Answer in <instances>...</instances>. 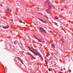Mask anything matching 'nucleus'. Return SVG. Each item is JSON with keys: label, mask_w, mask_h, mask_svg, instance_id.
Instances as JSON below:
<instances>
[{"label": "nucleus", "mask_w": 73, "mask_h": 73, "mask_svg": "<svg viewBox=\"0 0 73 73\" xmlns=\"http://www.w3.org/2000/svg\"><path fill=\"white\" fill-rule=\"evenodd\" d=\"M2 66H3V67H4V66H3V65H2Z\"/></svg>", "instance_id": "obj_26"}, {"label": "nucleus", "mask_w": 73, "mask_h": 73, "mask_svg": "<svg viewBox=\"0 0 73 73\" xmlns=\"http://www.w3.org/2000/svg\"><path fill=\"white\" fill-rule=\"evenodd\" d=\"M9 9H7V10L5 12V13H6V14H7L8 13V12H9Z\"/></svg>", "instance_id": "obj_5"}, {"label": "nucleus", "mask_w": 73, "mask_h": 73, "mask_svg": "<svg viewBox=\"0 0 73 73\" xmlns=\"http://www.w3.org/2000/svg\"><path fill=\"white\" fill-rule=\"evenodd\" d=\"M9 27V26H7L5 27H3V28H5L6 29L7 28H8Z\"/></svg>", "instance_id": "obj_7"}, {"label": "nucleus", "mask_w": 73, "mask_h": 73, "mask_svg": "<svg viewBox=\"0 0 73 73\" xmlns=\"http://www.w3.org/2000/svg\"><path fill=\"white\" fill-rule=\"evenodd\" d=\"M43 22H44V23H46V22L45 21H43Z\"/></svg>", "instance_id": "obj_18"}, {"label": "nucleus", "mask_w": 73, "mask_h": 73, "mask_svg": "<svg viewBox=\"0 0 73 73\" xmlns=\"http://www.w3.org/2000/svg\"><path fill=\"white\" fill-rule=\"evenodd\" d=\"M27 54H29V55H30V56H31L32 57V58H33L34 59H35V58L34 56H33L32 55V54H30L29 52H27Z\"/></svg>", "instance_id": "obj_3"}, {"label": "nucleus", "mask_w": 73, "mask_h": 73, "mask_svg": "<svg viewBox=\"0 0 73 73\" xmlns=\"http://www.w3.org/2000/svg\"><path fill=\"white\" fill-rule=\"evenodd\" d=\"M18 59H19V60H20V58H19L18 57Z\"/></svg>", "instance_id": "obj_22"}, {"label": "nucleus", "mask_w": 73, "mask_h": 73, "mask_svg": "<svg viewBox=\"0 0 73 73\" xmlns=\"http://www.w3.org/2000/svg\"><path fill=\"white\" fill-rule=\"evenodd\" d=\"M48 70L49 71H50V69L49 68Z\"/></svg>", "instance_id": "obj_20"}, {"label": "nucleus", "mask_w": 73, "mask_h": 73, "mask_svg": "<svg viewBox=\"0 0 73 73\" xmlns=\"http://www.w3.org/2000/svg\"><path fill=\"white\" fill-rule=\"evenodd\" d=\"M40 31L41 32H44V33L45 32H46V31L44 30V29H43L42 27H40Z\"/></svg>", "instance_id": "obj_4"}, {"label": "nucleus", "mask_w": 73, "mask_h": 73, "mask_svg": "<svg viewBox=\"0 0 73 73\" xmlns=\"http://www.w3.org/2000/svg\"><path fill=\"white\" fill-rule=\"evenodd\" d=\"M44 5L45 6H48V9L46 10V12H47L49 13H50L52 12V11L50 9L52 7V5L51 3L49 2L48 0H47L44 3Z\"/></svg>", "instance_id": "obj_1"}, {"label": "nucleus", "mask_w": 73, "mask_h": 73, "mask_svg": "<svg viewBox=\"0 0 73 73\" xmlns=\"http://www.w3.org/2000/svg\"><path fill=\"white\" fill-rule=\"evenodd\" d=\"M58 73H64L60 71V72H58Z\"/></svg>", "instance_id": "obj_17"}, {"label": "nucleus", "mask_w": 73, "mask_h": 73, "mask_svg": "<svg viewBox=\"0 0 73 73\" xmlns=\"http://www.w3.org/2000/svg\"><path fill=\"white\" fill-rule=\"evenodd\" d=\"M39 20H40V21H42V22H44V21L43 20H42L41 19H39Z\"/></svg>", "instance_id": "obj_13"}, {"label": "nucleus", "mask_w": 73, "mask_h": 73, "mask_svg": "<svg viewBox=\"0 0 73 73\" xmlns=\"http://www.w3.org/2000/svg\"><path fill=\"white\" fill-rule=\"evenodd\" d=\"M31 48L32 49H33V50H34V51H36V50H35V49H33V47H31Z\"/></svg>", "instance_id": "obj_10"}, {"label": "nucleus", "mask_w": 73, "mask_h": 73, "mask_svg": "<svg viewBox=\"0 0 73 73\" xmlns=\"http://www.w3.org/2000/svg\"><path fill=\"white\" fill-rule=\"evenodd\" d=\"M58 17H58L57 16H56L54 17V18L55 19H56L57 20H58Z\"/></svg>", "instance_id": "obj_9"}, {"label": "nucleus", "mask_w": 73, "mask_h": 73, "mask_svg": "<svg viewBox=\"0 0 73 73\" xmlns=\"http://www.w3.org/2000/svg\"><path fill=\"white\" fill-rule=\"evenodd\" d=\"M38 56H40V57H41V54H40L39 53V54H38Z\"/></svg>", "instance_id": "obj_16"}, {"label": "nucleus", "mask_w": 73, "mask_h": 73, "mask_svg": "<svg viewBox=\"0 0 73 73\" xmlns=\"http://www.w3.org/2000/svg\"><path fill=\"white\" fill-rule=\"evenodd\" d=\"M51 46H53V47H54V48H55V47L54 46V44H51Z\"/></svg>", "instance_id": "obj_11"}, {"label": "nucleus", "mask_w": 73, "mask_h": 73, "mask_svg": "<svg viewBox=\"0 0 73 73\" xmlns=\"http://www.w3.org/2000/svg\"><path fill=\"white\" fill-rule=\"evenodd\" d=\"M49 55H50V54H48L46 55V56H49Z\"/></svg>", "instance_id": "obj_19"}, {"label": "nucleus", "mask_w": 73, "mask_h": 73, "mask_svg": "<svg viewBox=\"0 0 73 73\" xmlns=\"http://www.w3.org/2000/svg\"><path fill=\"white\" fill-rule=\"evenodd\" d=\"M58 36H59V37H61V35L60 34H58Z\"/></svg>", "instance_id": "obj_15"}, {"label": "nucleus", "mask_w": 73, "mask_h": 73, "mask_svg": "<svg viewBox=\"0 0 73 73\" xmlns=\"http://www.w3.org/2000/svg\"><path fill=\"white\" fill-rule=\"evenodd\" d=\"M24 28H25V27H24Z\"/></svg>", "instance_id": "obj_28"}, {"label": "nucleus", "mask_w": 73, "mask_h": 73, "mask_svg": "<svg viewBox=\"0 0 73 73\" xmlns=\"http://www.w3.org/2000/svg\"><path fill=\"white\" fill-rule=\"evenodd\" d=\"M46 17V18H48V17Z\"/></svg>", "instance_id": "obj_25"}, {"label": "nucleus", "mask_w": 73, "mask_h": 73, "mask_svg": "<svg viewBox=\"0 0 73 73\" xmlns=\"http://www.w3.org/2000/svg\"><path fill=\"white\" fill-rule=\"evenodd\" d=\"M27 47L28 48H29V49L30 50V51H31V52H33V53H34V54H35V55H36V56H38L39 53H38V52H37L36 51V52H35L34 51L32 50L31 49V48H30V47H29L27 46Z\"/></svg>", "instance_id": "obj_2"}, {"label": "nucleus", "mask_w": 73, "mask_h": 73, "mask_svg": "<svg viewBox=\"0 0 73 73\" xmlns=\"http://www.w3.org/2000/svg\"><path fill=\"white\" fill-rule=\"evenodd\" d=\"M59 43H60L61 44H62L63 43H62V41L61 40H60L59 41Z\"/></svg>", "instance_id": "obj_8"}, {"label": "nucleus", "mask_w": 73, "mask_h": 73, "mask_svg": "<svg viewBox=\"0 0 73 73\" xmlns=\"http://www.w3.org/2000/svg\"><path fill=\"white\" fill-rule=\"evenodd\" d=\"M21 62H22L23 64V62L22 61H21Z\"/></svg>", "instance_id": "obj_21"}, {"label": "nucleus", "mask_w": 73, "mask_h": 73, "mask_svg": "<svg viewBox=\"0 0 73 73\" xmlns=\"http://www.w3.org/2000/svg\"><path fill=\"white\" fill-rule=\"evenodd\" d=\"M38 70L40 72H41V69H38Z\"/></svg>", "instance_id": "obj_12"}, {"label": "nucleus", "mask_w": 73, "mask_h": 73, "mask_svg": "<svg viewBox=\"0 0 73 73\" xmlns=\"http://www.w3.org/2000/svg\"><path fill=\"white\" fill-rule=\"evenodd\" d=\"M34 37H35V38H36V39H37L38 38H37L35 36V35H34Z\"/></svg>", "instance_id": "obj_14"}, {"label": "nucleus", "mask_w": 73, "mask_h": 73, "mask_svg": "<svg viewBox=\"0 0 73 73\" xmlns=\"http://www.w3.org/2000/svg\"><path fill=\"white\" fill-rule=\"evenodd\" d=\"M41 41H43L42 39H41Z\"/></svg>", "instance_id": "obj_24"}, {"label": "nucleus", "mask_w": 73, "mask_h": 73, "mask_svg": "<svg viewBox=\"0 0 73 73\" xmlns=\"http://www.w3.org/2000/svg\"><path fill=\"white\" fill-rule=\"evenodd\" d=\"M56 64H54V65H55V66H56Z\"/></svg>", "instance_id": "obj_27"}, {"label": "nucleus", "mask_w": 73, "mask_h": 73, "mask_svg": "<svg viewBox=\"0 0 73 73\" xmlns=\"http://www.w3.org/2000/svg\"><path fill=\"white\" fill-rule=\"evenodd\" d=\"M36 25H38V24H36Z\"/></svg>", "instance_id": "obj_29"}, {"label": "nucleus", "mask_w": 73, "mask_h": 73, "mask_svg": "<svg viewBox=\"0 0 73 73\" xmlns=\"http://www.w3.org/2000/svg\"><path fill=\"white\" fill-rule=\"evenodd\" d=\"M37 40H38V41H39V42H43V43L44 42V41H41V39L40 40V39H39L38 38L37 39Z\"/></svg>", "instance_id": "obj_6"}, {"label": "nucleus", "mask_w": 73, "mask_h": 73, "mask_svg": "<svg viewBox=\"0 0 73 73\" xmlns=\"http://www.w3.org/2000/svg\"><path fill=\"white\" fill-rule=\"evenodd\" d=\"M45 62H46V60H45Z\"/></svg>", "instance_id": "obj_23"}]
</instances>
